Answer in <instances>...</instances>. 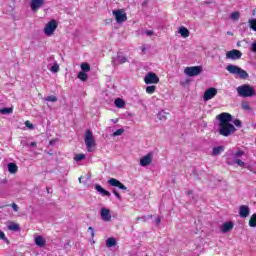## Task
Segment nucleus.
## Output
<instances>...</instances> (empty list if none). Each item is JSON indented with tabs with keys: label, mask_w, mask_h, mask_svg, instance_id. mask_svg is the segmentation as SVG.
I'll return each mask as SVG.
<instances>
[{
	"label": "nucleus",
	"mask_w": 256,
	"mask_h": 256,
	"mask_svg": "<svg viewBox=\"0 0 256 256\" xmlns=\"http://www.w3.org/2000/svg\"><path fill=\"white\" fill-rule=\"evenodd\" d=\"M250 50L252 51V53H256V42L251 44Z\"/></svg>",
	"instance_id": "44"
},
{
	"label": "nucleus",
	"mask_w": 256,
	"mask_h": 256,
	"mask_svg": "<svg viewBox=\"0 0 256 256\" xmlns=\"http://www.w3.org/2000/svg\"><path fill=\"white\" fill-rule=\"evenodd\" d=\"M82 179H83V177H80V178H79V183H82Z\"/></svg>",
	"instance_id": "56"
},
{
	"label": "nucleus",
	"mask_w": 256,
	"mask_h": 256,
	"mask_svg": "<svg viewBox=\"0 0 256 256\" xmlns=\"http://www.w3.org/2000/svg\"><path fill=\"white\" fill-rule=\"evenodd\" d=\"M227 35H233V32L228 31V32H227Z\"/></svg>",
	"instance_id": "55"
},
{
	"label": "nucleus",
	"mask_w": 256,
	"mask_h": 256,
	"mask_svg": "<svg viewBox=\"0 0 256 256\" xmlns=\"http://www.w3.org/2000/svg\"><path fill=\"white\" fill-rule=\"evenodd\" d=\"M0 239L4 241V243H7L9 245V239H7V236H5V232L0 230Z\"/></svg>",
	"instance_id": "39"
},
{
	"label": "nucleus",
	"mask_w": 256,
	"mask_h": 256,
	"mask_svg": "<svg viewBox=\"0 0 256 256\" xmlns=\"http://www.w3.org/2000/svg\"><path fill=\"white\" fill-rule=\"evenodd\" d=\"M249 227H256V213L249 220Z\"/></svg>",
	"instance_id": "33"
},
{
	"label": "nucleus",
	"mask_w": 256,
	"mask_h": 256,
	"mask_svg": "<svg viewBox=\"0 0 256 256\" xmlns=\"http://www.w3.org/2000/svg\"><path fill=\"white\" fill-rule=\"evenodd\" d=\"M242 109L244 111H251V106L247 102H242Z\"/></svg>",
	"instance_id": "41"
},
{
	"label": "nucleus",
	"mask_w": 256,
	"mask_h": 256,
	"mask_svg": "<svg viewBox=\"0 0 256 256\" xmlns=\"http://www.w3.org/2000/svg\"><path fill=\"white\" fill-rule=\"evenodd\" d=\"M19 167H17V164L15 163H8V171L11 174H15L17 173Z\"/></svg>",
	"instance_id": "25"
},
{
	"label": "nucleus",
	"mask_w": 256,
	"mask_h": 256,
	"mask_svg": "<svg viewBox=\"0 0 256 256\" xmlns=\"http://www.w3.org/2000/svg\"><path fill=\"white\" fill-rule=\"evenodd\" d=\"M30 147H37V143L31 142V143H30Z\"/></svg>",
	"instance_id": "51"
},
{
	"label": "nucleus",
	"mask_w": 256,
	"mask_h": 256,
	"mask_svg": "<svg viewBox=\"0 0 256 256\" xmlns=\"http://www.w3.org/2000/svg\"><path fill=\"white\" fill-rule=\"evenodd\" d=\"M245 155V151L238 149L235 153L231 152L226 154L227 165H238V167H245V162L242 161V157Z\"/></svg>",
	"instance_id": "1"
},
{
	"label": "nucleus",
	"mask_w": 256,
	"mask_h": 256,
	"mask_svg": "<svg viewBox=\"0 0 256 256\" xmlns=\"http://www.w3.org/2000/svg\"><path fill=\"white\" fill-rule=\"evenodd\" d=\"M81 69L84 73H89V71H91V65H89V63H82Z\"/></svg>",
	"instance_id": "30"
},
{
	"label": "nucleus",
	"mask_w": 256,
	"mask_h": 256,
	"mask_svg": "<svg viewBox=\"0 0 256 256\" xmlns=\"http://www.w3.org/2000/svg\"><path fill=\"white\" fill-rule=\"evenodd\" d=\"M43 101H49L51 103L57 102V96L51 95L47 96L46 98L43 99Z\"/></svg>",
	"instance_id": "36"
},
{
	"label": "nucleus",
	"mask_w": 256,
	"mask_h": 256,
	"mask_svg": "<svg viewBox=\"0 0 256 256\" xmlns=\"http://www.w3.org/2000/svg\"><path fill=\"white\" fill-rule=\"evenodd\" d=\"M113 194L119 199V201H121V194H119L117 190H113Z\"/></svg>",
	"instance_id": "45"
},
{
	"label": "nucleus",
	"mask_w": 256,
	"mask_h": 256,
	"mask_svg": "<svg viewBox=\"0 0 256 256\" xmlns=\"http://www.w3.org/2000/svg\"><path fill=\"white\" fill-rule=\"evenodd\" d=\"M223 151H225L224 146L214 147L213 150H212V155L214 157H217V155H221V153H223Z\"/></svg>",
	"instance_id": "23"
},
{
	"label": "nucleus",
	"mask_w": 256,
	"mask_h": 256,
	"mask_svg": "<svg viewBox=\"0 0 256 256\" xmlns=\"http://www.w3.org/2000/svg\"><path fill=\"white\" fill-rule=\"evenodd\" d=\"M233 123H234L235 127H242V122L239 119H235Z\"/></svg>",
	"instance_id": "43"
},
{
	"label": "nucleus",
	"mask_w": 256,
	"mask_h": 256,
	"mask_svg": "<svg viewBox=\"0 0 256 256\" xmlns=\"http://www.w3.org/2000/svg\"><path fill=\"white\" fill-rule=\"evenodd\" d=\"M178 33L181 35V37H184V39L190 35L189 29L185 28L184 26L179 28Z\"/></svg>",
	"instance_id": "24"
},
{
	"label": "nucleus",
	"mask_w": 256,
	"mask_h": 256,
	"mask_svg": "<svg viewBox=\"0 0 256 256\" xmlns=\"http://www.w3.org/2000/svg\"><path fill=\"white\" fill-rule=\"evenodd\" d=\"M144 81L146 85L157 84L159 83V76L153 72H150L145 76Z\"/></svg>",
	"instance_id": "12"
},
{
	"label": "nucleus",
	"mask_w": 256,
	"mask_h": 256,
	"mask_svg": "<svg viewBox=\"0 0 256 256\" xmlns=\"http://www.w3.org/2000/svg\"><path fill=\"white\" fill-rule=\"evenodd\" d=\"M46 243L47 240H45L43 236H37L35 238V244L37 245V247H45Z\"/></svg>",
	"instance_id": "22"
},
{
	"label": "nucleus",
	"mask_w": 256,
	"mask_h": 256,
	"mask_svg": "<svg viewBox=\"0 0 256 256\" xmlns=\"http://www.w3.org/2000/svg\"><path fill=\"white\" fill-rule=\"evenodd\" d=\"M43 5H45V0H31L30 3V8L32 11H39V9H41V7H43Z\"/></svg>",
	"instance_id": "17"
},
{
	"label": "nucleus",
	"mask_w": 256,
	"mask_h": 256,
	"mask_svg": "<svg viewBox=\"0 0 256 256\" xmlns=\"http://www.w3.org/2000/svg\"><path fill=\"white\" fill-rule=\"evenodd\" d=\"M0 113H1V115H11V113H13V109L12 108H1Z\"/></svg>",
	"instance_id": "31"
},
{
	"label": "nucleus",
	"mask_w": 256,
	"mask_h": 256,
	"mask_svg": "<svg viewBox=\"0 0 256 256\" xmlns=\"http://www.w3.org/2000/svg\"><path fill=\"white\" fill-rule=\"evenodd\" d=\"M216 119H218L219 125H225L233 121V116L227 112H223L217 115Z\"/></svg>",
	"instance_id": "10"
},
{
	"label": "nucleus",
	"mask_w": 256,
	"mask_h": 256,
	"mask_svg": "<svg viewBox=\"0 0 256 256\" xmlns=\"http://www.w3.org/2000/svg\"><path fill=\"white\" fill-rule=\"evenodd\" d=\"M155 223H156V225H159L161 223V218L157 217L155 219Z\"/></svg>",
	"instance_id": "50"
},
{
	"label": "nucleus",
	"mask_w": 256,
	"mask_h": 256,
	"mask_svg": "<svg viewBox=\"0 0 256 256\" xmlns=\"http://www.w3.org/2000/svg\"><path fill=\"white\" fill-rule=\"evenodd\" d=\"M111 121H112V123H119V119H117V118L116 119H112Z\"/></svg>",
	"instance_id": "52"
},
{
	"label": "nucleus",
	"mask_w": 256,
	"mask_h": 256,
	"mask_svg": "<svg viewBox=\"0 0 256 256\" xmlns=\"http://www.w3.org/2000/svg\"><path fill=\"white\" fill-rule=\"evenodd\" d=\"M84 142L88 153H93V149L94 147H97V143L95 142V137L93 136V132H91V130H86Z\"/></svg>",
	"instance_id": "4"
},
{
	"label": "nucleus",
	"mask_w": 256,
	"mask_h": 256,
	"mask_svg": "<svg viewBox=\"0 0 256 256\" xmlns=\"http://www.w3.org/2000/svg\"><path fill=\"white\" fill-rule=\"evenodd\" d=\"M50 71L52 73H59V64L54 63V65L51 67Z\"/></svg>",
	"instance_id": "40"
},
{
	"label": "nucleus",
	"mask_w": 256,
	"mask_h": 256,
	"mask_svg": "<svg viewBox=\"0 0 256 256\" xmlns=\"http://www.w3.org/2000/svg\"><path fill=\"white\" fill-rule=\"evenodd\" d=\"M251 213V209L247 205H241L239 207V217L242 219H247L249 217V214Z\"/></svg>",
	"instance_id": "16"
},
{
	"label": "nucleus",
	"mask_w": 256,
	"mask_h": 256,
	"mask_svg": "<svg viewBox=\"0 0 256 256\" xmlns=\"http://www.w3.org/2000/svg\"><path fill=\"white\" fill-rule=\"evenodd\" d=\"M156 89H157V87H155V86H148L146 88V93H148L149 95H153V93H155Z\"/></svg>",
	"instance_id": "38"
},
{
	"label": "nucleus",
	"mask_w": 256,
	"mask_h": 256,
	"mask_svg": "<svg viewBox=\"0 0 256 256\" xmlns=\"http://www.w3.org/2000/svg\"><path fill=\"white\" fill-rule=\"evenodd\" d=\"M184 73L188 77H197V75H201V73H203V66L186 67Z\"/></svg>",
	"instance_id": "7"
},
{
	"label": "nucleus",
	"mask_w": 256,
	"mask_h": 256,
	"mask_svg": "<svg viewBox=\"0 0 256 256\" xmlns=\"http://www.w3.org/2000/svg\"><path fill=\"white\" fill-rule=\"evenodd\" d=\"M95 189L100 193V195H102V197H111V192L105 190L101 185L96 184Z\"/></svg>",
	"instance_id": "21"
},
{
	"label": "nucleus",
	"mask_w": 256,
	"mask_h": 256,
	"mask_svg": "<svg viewBox=\"0 0 256 256\" xmlns=\"http://www.w3.org/2000/svg\"><path fill=\"white\" fill-rule=\"evenodd\" d=\"M124 133H125V129L120 128V129L116 130V131L112 134V137H119V136L123 135Z\"/></svg>",
	"instance_id": "34"
},
{
	"label": "nucleus",
	"mask_w": 256,
	"mask_h": 256,
	"mask_svg": "<svg viewBox=\"0 0 256 256\" xmlns=\"http://www.w3.org/2000/svg\"><path fill=\"white\" fill-rule=\"evenodd\" d=\"M239 97H255V88L249 84H243L236 88Z\"/></svg>",
	"instance_id": "2"
},
{
	"label": "nucleus",
	"mask_w": 256,
	"mask_h": 256,
	"mask_svg": "<svg viewBox=\"0 0 256 256\" xmlns=\"http://www.w3.org/2000/svg\"><path fill=\"white\" fill-rule=\"evenodd\" d=\"M88 230L91 232V237H95V230L93 229V227H89Z\"/></svg>",
	"instance_id": "47"
},
{
	"label": "nucleus",
	"mask_w": 256,
	"mask_h": 256,
	"mask_svg": "<svg viewBox=\"0 0 256 256\" xmlns=\"http://www.w3.org/2000/svg\"><path fill=\"white\" fill-rule=\"evenodd\" d=\"M100 217L102 221H104L105 223H109V221H111V210L105 207L101 208Z\"/></svg>",
	"instance_id": "14"
},
{
	"label": "nucleus",
	"mask_w": 256,
	"mask_h": 256,
	"mask_svg": "<svg viewBox=\"0 0 256 256\" xmlns=\"http://www.w3.org/2000/svg\"><path fill=\"white\" fill-rule=\"evenodd\" d=\"M187 195H193V190H188Z\"/></svg>",
	"instance_id": "53"
},
{
	"label": "nucleus",
	"mask_w": 256,
	"mask_h": 256,
	"mask_svg": "<svg viewBox=\"0 0 256 256\" xmlns=\"http://www.w3.org/2000/svg\"><path fill=\"white\" fill-rule=\"evenodd\" d=\"M241 16V14L239 12H232L230 15V19H232L233 21H237L239 19V17Z\"/></svg>",
	"instance_id": "37"
},
{
	"label": "nucleus",
	"mask_w": 256,
	"mask_h": 256,
	"mask_svg": "<svg viewBox=\"0 0 256 256\" xmlns=\"http://www.w3.org/2000/svg\"><path fill=\"white\" fill-rule=\"evenodd\" d=\"M145 34L148 36V37H151V35H153V31L152 30H147L145 32Z\"/></svg>",
	"instance_id": "49"
},
{
	"label": "nucleus",
	"mask_w": 256,
	"mask_h": 256,
	"mask_svg": "<svg viewBox=\"0 0 256 256\" xmlns=\"http://www.w3.org/2000/svg\"><path fill=\"white\" fill-rule=\"evenodd\" d=\"M129 60L125 57L123 52H118L116 57H112V65L113 67H117V65H123V63H127Z\"/></svg>",
	"instance_id": "9"
},
{
	"label": "nucleus",
	"mask_w": 256,
	"mask_h": 256,
	"mask_svg": "<svg viewBox=\"0 0 256 256\" xmlns=\"http://www.w3.org/2000/svg\"><path fill=\"white\" fill-rule=\"evenodd\" d=\"M117 245V240H115V238L110 237L106 240V247L110 248V247H115Z\"/></svg>",
	"instance_id": "26"
},
{
	"label": "nucleus",
	"mask_w": 256,
	"mask_h": 256,
	"mask_svg": "<svg viewBox=\"0 0 256 256\" xmlns=\"http://www.w3.org/2000/svg\"><path fill=\"white\" fill-rule=\"evenodd\" d=\"M25 125H26V127H28L29 129H33V124H31V122L26 121V122H25Z\"/></svg>",
	"instance_id": "48"
},
{
	"label": "nucleus",
	"mask_w": 256,
	"mask_h": 256,
	"mask_svg": "<svg viewBox=\"0 0 256 256\" xmlns=\"http://www.w3.org/2000/svg\"><path fill=\"white\" fill-rule=\"evenodd\" d=\"M108 183L111 185V187H119L120 189H122V191H127V186L115 178L109 179Z\"/></svg>",
	"instance_id": "18"
},
{
	"label": "nucleus",
	"mask_w": 256,
	"mask_h": 256,
	"mask_svg": "<svg viewBox=\"0 0 256 256\" xmlns=\"http://www.w3.org/2000/svg\"><path fill=\"white\" fill-rule=\"evenodd\" d=\"M83 159H85V154H77L74 157V160H76V161H83Z\"/></svg>",
	"instance_id": "42"
},
{
	"label": "nucleus",
	"mask_w": 256,
	"mask_h": 256,
	"mask_svg": "<svg viewBox=\"0 0 256 256\" xmlns=\"http://www.w3.org/2000/svg\"><path fill=\"white\" fill-rule=\"evenodd\" d=\"M9 231H19L21 228L19 227V224L17 223H11L8 225Z\"/></svg>",
	"instance_id": "32"
},
{
	"label": "nucleus",
	"mask_w": 256,
	"mask_h": 256,
	"mask_svg": "<svg viewBox=\"0 0 256 256\" xmlns=\"http://www.w3.org/2000/svg\"><path fill=\"white\" fill-rule=\"evenodd\" d=\"M141 51H142V52H145V51H147V48H146L145 46H143V47L141 48Z\"/></svg>",
	"instance_id": "54"
},
{
	"label": "nucleus",
	"mask_w": 256,
	"mask_h": 256,
	"mask_svg": "<svg viewBox=\"0 0 256 256\" xmlns=\"http://www.w3.org/2000/svg\"><path fill=\"white\" fill-rule=\"evenodd\" d=\"M157 117H158L159 121H167V113L163 110L158 112Z\"/></svg>",
	"instance_id": "28"
},
{
	"label": "nucleus",
	"mask_w": 256,
	"mask_h": 256,
	"mask_svg": "<svg viewBox=\"0 0 256 256\" xmlns=\"http://www.w3.org/2000/svg\"><path fill=\"white\" fill-rule=\"evenodd\" d=\"M112 14L115 17L116 23H125V21H127L125 9L113 10Z\"/></svg>",
	"instance_id": "8"
},
{
	"label": "nucleus",
	"mask_w": 256,
	"mask_h": 256,
	"mask_svg": "<svg viewBox=\"0 0 256 256\" xmlns=\"http://www.w3.org/2000/svg\"><path fill=\"white\" fill-rule=\"evenodd\" d=\"M226 70L230 72L231 75H238L240 79H249V73L239 66L230 64L226 67Z\"/></svg>",
	"instance_id": "3"
},
{
	"label": "nucleus",
	"mask_w": 256,
	"mask_h": 256,
	"mask_svg": "<svg viewBox=\"0 0 256 256\" xmlns=\"http://www.w3.org/2000/svg\"><path fill=\"white\" fill-rule=\"evenodd\" d=\"M114 105H115V107H118V109H123V107H125V102H124L123 99L117 98V99L114 101Z\"/></svg>",
	"instance_id": "27"
},
{
	"label": "nucleus",
	"mask_w": 256,
	"mask_h": 256,
	"mask_svg": "<svg viewBox=\"0 0 256 256\" xmlns=\"http://www.w3.org/2000/svg\"><path fill=\"white\" fill-rule=\"evenodd\" d=\"M243 56V53L237 49L230 50L226 53V59H231L232 61H237L238 59H241Z\"/></svg>",
	"instance_id": "11"
},
{
	"label": "nucleus",
	"mask_w": 256,
	"mask_h": 256,
	"mask_svg": "<svg viewBox=\"0 0 256 256\" xmlns=\"http://www.w3.org/2000/svg\"><path fill=\"white\" fill-rule=\"evenodd\" d=\"M57 27H59V24H57V20H50L44 27V34L47 37H51L55 33V31H57Z\"/></svg>",
	"instance_id": "6"
},
{
	"label": "nucleus",
	"mask_w": 256,
	"mask_h": 256,
	"mask_svg": "<svg viewBox=\"0 0 256 256\" xmlns=\"http://www.w3.org/2000/svg\"><path fill=\"white\" fill-rule=\"evenodd\" d=\"M248 23L250 25V29H252V31H256V18L250 19Z\"/></svg>",
	"instance_id": "35"
},
{
	"label": "nucleus",
	"mask_w": 256,
	"mask_h": 256,
	"mask_svg": "<svg viewBox=\"0 0 256 256\" xmlns=\"http://www.w3.org/2000/svg\"><path fill=\"white\" fill-rule=\"evenodd\" d=\"M78 79H80V81H87V79H89V75L83 71H80L78 73Z\"/></svg>",
	"instance_id": "29"
},
{
	"label": "nucleus",
	"mask_w": 256,
	"mask_h": 256,
	"mask_svg": "<svg viewBox=\"0 0 256 256\" xmlns=\"http://www.w3.org/2000/svg\"><path fill=\"white\" fill-rule=\"evenodd\" d=\"M152 162H153V153L150 152L140 159V166L148 167V165Z\"/></svg>",
	"instance_id": "15"
},
{
	"label": "nucleus",
	"mask_w": 256,
	"mask_h": 256,
	"mask_svg": "<svg viewBox=\"0 0 256 256\" xmlns=\"http://www.w3.org/2000/svg\"><path fill=\"white\" fill-rule=\"evenodd\" d=\"M217 95V88H208L203 95L204 101H211Z\"/></svg>",
	"instance_id": "13"
},
{
	"label": "nucleus",
	"mask_w": 256,
	"mask_h": 256,
	"mask_svg": "<svg viewBox=\"0 0 256 256\" xmlns=\"http://www.w3.org/2000/svg\"><path fill=\"white\" fill-rule=\"evenodd\" d=\"M237 129L231 123L228 124H219V134L223 135V137H229V135H233Z\"/></svg>",
	"instance_id": "5"
},
{
	"label": "nucleus",
	"mask_w": 256,
	"mask_h": 256,
	"mask_svg": "<svg viewBox=\"0 0 256 256\" xmlns=\"http://www.w3.org/2000/svg\"><path fill=\"white\" fill-rule=\"evenodd\" d=\"M234 224L232 221L225 222L221 227L222 233H229V231H233Z\"/></svg>",
	"instance_id": "19"
},
{
	"label": "nucleus",
	"mask_w": 256,
	"mask_h": 256,
	"mask_svg": "<svg viewBox=\"0 0 256 256\" xmlns=\"http://www.w3.org/2000/svg\"><path fill=\"white\" fill-rule=\"evenodd\" d=\"M11 207H12L13 211H15V212L19 211V206H17V204L12 203Z\"/></svg>",
	"instance_id": "46"
},
{
	"label": "nucleus",
	"mask_w": 256,
	"mask_h": 256,
	"mask_svg": "<svg viewBox=\"0 0 256 256\" xmlns=\"http://www.w3.org/2000/svg\"><path fill=\"white\" fill-rule=\"evenodd\" d=\"M95 189L100 193V195H102V197H111V192L105 190L101 185L96 184Z\"/></svg>",
	"instance_id": "20"
},
{
	"label": "nucleus",
	"mask_w": 256,
	"mask_h": 256,
	"mask_svg": "<svg viewBox=\"0 0 256 256\" xmlns=\"http://www.w3.org/2000/svg\"><path fill=\"white\" fill-rule=\"evenodd\" d=\"M140 219H142V218H141V217H138V218H137V221H140Z\"/></svg>",
	"instance_id": "57"
}]
</instances>
